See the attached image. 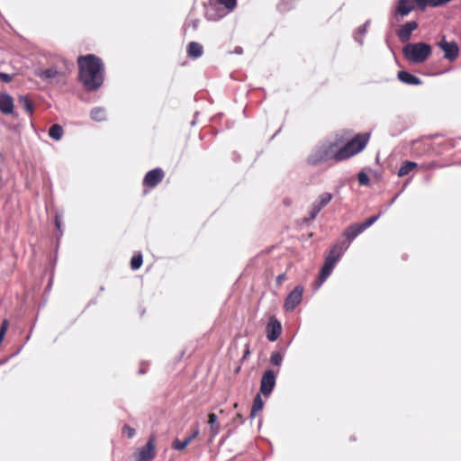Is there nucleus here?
Segmentation results:
<instances>
[{"mask_svg":"<svg viewBox=\"0 0 461 461\" xmlns=\"http://www.w3.org/2000/svg\"><path fill=\"white\" fill-rule=\"evenodd\" d=\"M143 263V258L140 252L135 254L131 260V267L132 270L139 269Z\"/></svg>","mask_w":461,"mask_h":461,"instance_id":"obj_27","label":"nucleus"},{"mask_svg":"<svg viewBox=\"0 0 461 461\" xmlns=\"http://www.w3.org/2000/svg\"><path fill=\"white\" fill-rule=\"evenodd\" d=\"M431 53V46L423 41L409 42L402 48V54L405 59L412 64H421L425 62Z\"/></svg>","mask_w":461,"mask_h":461,"instance_id":"obj_4","label":"nucleus"},{"mask_svg":"<svg viewBox=\"0 0 461 461\" xmlns=\"http://www.w3.org/2000/svg\"><path fill=\"white\" fill-rule=\"evenodd\" d=\"M282 332V324L281 322L275 317H270L268 323L267 325V338L269 341H276Z\"/></svg>","mask_w":461,"mask_h":461,"instance_id":"obj_12","label":"nucleus"},{"mask_svg":"<svg viewBox=\"0 0 461 461\" xmlns=\"http://www.w3.org/2000/svg\"><path fill=\"white\" fill-rule=\"evenodd\" d=\"M203 53V46L195 41H192L187 46V55L189 58L196 59Z\"/></svg>","mask_w":461,"mask_h":461,"instance_id":"obj_18","label":"nucleus"},{"mask_svg":"<svg viewBox=\"0 0 461 461\" xmlns=\"http://www.w3.org/2000/svg\"><path fill=\"white\" fill-rule=\"evenodd\" d=\"M368 140V134H357L339 149L336 141H323L312 149L307 161L312 166H318L330 159L342 161L362 151Z\"/></svg>","mask_w":461,"mask_h":461,"instance_id":"obj_1","label":"nucleus"},{"mask_svg":"<svg viewBox=\"0 0 461 461\" xmlns=\"http://www.w3.org/2000/svg\"><path fill=\"white\" fill-rule=\"evenodd\" d=\"M236 417H237V419L240 420V423L243 422L242 416L240 413H237Z\"/></svg>","mask_w":461,"mask_h":461,"instance_id":"obj_45","label":"nucleus"},{"mask_svg":"<svg viewBox=\"0 0 461 461\" xmlns=\"http://www.w3.org/2000/svg\"><path fill=\"white\" fill-rule=\"evenodd\" d=\"M366 26H359L353 34L354 40L362 46L364 44V36L366 33Z\"/></svg>","mask_w":461,"mask_h":461,"instance_id":"obj_26","label":"nucleus"},{"mask_svg":"<svg viewBox=\"0 0 461 461\" xmlns=\"http://www.w3.org/2000/svg\"><path fill=\"white\" fill-rule=\"evenodd\" d=\"M199 435V429L196 428L191 435H189L187 438V439L189 440V442H191L193 439H194L197 436Z\"/></svg>","mask_w":461,"mask_h":461,"instance_id":"obj_38","label":"nucleus"},{"mask_svg":"<svg viewBox=\"0 0 461 461\" xmlns=\"http://www.w3.org/2000/svg\"><path fill=\"white\" fill-rule=\"evenodd\" d=\"M156 439L150 436L146 445L133 454V461H151L156 456Z\"/></svg>","mask_w":461,"mask_h":461,"instance_id":"obj_6","label":"nucleus"},{"mask_svg":"<svg viewBox=\"0 0 461 461\" xmlns=\"http://www.w3.org/2000/svg\"><path fill=\"white\" fill-rule=\"evenodd\" d=\"M90 116L95 122H104L106 120V112L102 107H95L91 110Z\"/></svg>","mask_w":461,"mask_h":461,"instance_id":"obj_22","label":"nucleus"},{"mask_svg":"<svg viewBox=\"0 0 461 461\" xmlns=\"http://www.w3.org/2000/svg\"><path fill=\"white\" fill-rule=\"evenodd\" d=\"M413 10L414 5L411 0H399L396 6L391 12V25L394 26L401 23Z\"/></svg>","mask_w":461,"mask_h":461,"instance_id":"obj_5","label":"nucleus"},{"mask_svg":"<svg viewBox=\"0 0 461 461\" xmlns=\"http://www.w3.org/2000/svg\"><path fill=\"white\" fill-rule=\"evenodd\" d=\"M286 279L285 274H280L276 277V284L281 285Z\"/></svg>","mask_w":461,"mask_h":461,"instance_id":"obj_39","label":"nucleus"},{"mask_svg":"<svg viewBox=\"0 0 461 461\" xmlns=\"http://www.w3.org/2000/svg\"><path fill=\"white\" fill-rule=\"evenodd\" d=\"M418 167V164L416 162L412 161H405L402 163L401 167L398 170V176L400 177L408 175L411 171H412L414 168Z\"/></svg>","mask_w":461,"mask_h":461,"instance_id":"obj_23","label":"nucleus"},{"mask_svg":"<svg viewBox=\"0 0 461 461\" xmlns=\"http://www.w3.org/2000/svg\"><path fill=\"white\" fill-rule=\"evenodd\" d=\"M383 214V212H379L377 215H374L367 220H366L364 222L360 223L364 230H366L367 228L372 226Z\"/></svg>","mask_w":461,"mask_h":461,"instance_id":"obj_30","label":"nucleus"},{"mask_svg":"<svg viewBox=\"0 0 461 461\" xmlns=\"http://www.w3.org/2000/svg\"><path fill=\"white\" fill-rule=\"evenodd\" d=\"M417 4L420 10H424L427 5L432 6L433 0H412Z\"/></svg>","mask_w":461,"mask_h":461,"instance_id":"obj_33","label":"nucleus"},{"mask_svg":"<svg viewBox=\"0 0 461 461\" xmlns=\"http://www.w3.org/2000/svg\"><path fill=\"white\" fill-rule=\"evenodd\" d=\"M303 286H295L285 300V309L288 312L294 311L296 308V306L301 303L303 299Z\"/></svg>","mask_w":461,"mask_h":461,"instance_id":"obj_10","label":"nucleus"},{"mask_svg":"<svg viewBox=\"0 0 461 461\" xmlns=\"http://www.w3.org/2000/svg\"><path fill=\"white\" fill-rule=\"evenodd\" d=\"M19 103L27 113H32L33 104L27 95H20Z\"/></svg>","mask_w":461,"mask_h":461,"instance_id":"obj_25","label":"nucleus"},{"mask_svg":"<svg viewBox=\"0 0 461 461\" xmlns=\"http://www.w3.org/2000/svg\"><path fill=\"white\" fill-rule=\"evenodd\" d=\"M284 356L279 351H273L270 356V363L273 366H280L283 363Z\"/></svg>","mask_w":461,"mask_h":461,"instance_id":"obj_28","label":"nucleus"},{"mask_svg":"<svg viewBox=\"0 0 461 461\" xmlns=\"http://www.w3.org/2000/svg\"><path fill=\"white\" fill-rule=\"evenodd\" d=\"M399 196V194H397L394 197H393V199L391 200V202L389 203V206H391L395 201L396 199L398 198Z\"/></svg>","mask_w":461,"mask_h":461,"instance_id":"obj_43","label":"nucleus"},{"mask_svg":"<svg viewBox=\"0 0 461 461\" xmlns=\"http://www.w3.org/2000/svg\"><path fill=\"white\" fill-rule=\"evenodd\" d=\"M13 79V76L5 72H0V80L5 83H9Z\"/></svg>","mask_w":461,"mask_h":461,"instance_id":"obj_36","label":"nucleus"},{"mask_svg":"<svg viewBox=\"0 0 461 461\" xmlns=\"http://www.w3.org/2000/svg\"><path fill=\"white\" fill-rule=\"evenodd\" d=\"M438 48L444 52V59L450 62L455 61L459 55V48L456 41H447L443 36L438 42Z\"/></svg>","mask_w":461,"mask_h":461,"instance_id":"obj_7","label":"nucleus"},{"mask_svg":"<svg viewBox=\"0 0 461 461\" xmlns=\"http://www.w3.org/2000/svg\"><path fill=\"white\" fill-rule=\"evenodd\" d=\"M277 373L278 371L276 373L273 370L268 369L266 370L262 375L260 382V393L263 395L268 396L274 390Z\"/></svg>","mask_w":461,"mask_h":461,"instance_id":"obj_8","label":"nucleus"},{"mask_svg":"<svg viewBox=\"0 0 461 461\" xmlns=\"http://www.w3.org/2000/svg\"><path fill=\"white\" fill-rule=\"evenodd\" d=\"M263 406H264V402H263L260 394L258 393L253 400V404H252V408H251L250 414H249L250 419H254L256 417L258 411H259L263 409Z\"/></svg>","mask_w":461,"mask_h":461,"instance_id":"obj_21","label":"nucleus"},{"mask_svg":"<svg viewBox=\"0 0 461 461\" xmlns=\"http://www.w3.org/2000/svg\"><path fill=\"white\" fill-rule=\"evenodd\" d=\"M35 75L42 81H50L60 75V72L54 67L49 68L44 70H37Z\"/></svg>","mask_w":461,"mask_h":461,"instance_id":"obj_17","label":"nucleus"},{"mask_svg":"<svg viewBox=\"0 0 461 461\" xmlns=\"http://www.w3.org/2000/svg\"><path fill=\"white\" fill-rule=\"evenodd\" d=\"M122 433L126 434L129 438H131L134 437L136 431L135 429L130 427L129 425H124L122 428Z\"/></svg>","mask_w":461,"mask_h":461,"instance_id":"obj_34","label":"nucleus"},{"mask_svg":"<svg viewBox=\"0 0 461 461\" xmlns=\"http://www.w3.org/2000/svg\"><path fill=\"white\" fill-rule=\"evenodd\" d=\"M209 12H210V11L208 10V11H207V14H208L212 19H214V20L219 19V18H221V17H222V16L224 15V14H220V15H218V16L216 17V16H213L212 14H210V13H209Z\"/></svg>","mask_w":461,"mask_h":461,"instance_id":"obj_41","label":"nucleus"},{"mask_svg":"<svg viewBox=\"0 0 461 461\" xmlns=\"http://www.w3.org/2000/svg\"><path fill=\"white\" fill-rule=\"evenodd\" d=\"M208 422L211 425L210 433L212 437H215L220 432V424L218 422V417L215 413H210L208 415Z\"/></svg>","mask_w":461,"mask_h":461,"instance_id":"obj_20","label":"nucleus"},{"mask_svg":"<svg viewBox=\"0 0 461 461\" xmlns=\"http://www.w3.org/2000/svg\"><path fill=\"white\" fill-rule=\"evenodd\" d=\"M418 26L419 24L415 21L407 22L400 26L396 31V35L402 42H407Z\"/></svg>","mask_w":461,"mask_h":461,"instance_id":"obj_13","label":"nucleus"},{"mask_svg":"<svg viewBox=\"0 0 461 461\" xmlns=\"http://www.w3.org/2000/svg\"><path fill=\"white\" fill-rule=\"evenodd\" d=\"M371 21L367 20L362 26H366V29L367 30L368 25L370 24Z\"/></svg>","mask_w":461,"mask_h":461,"instance_id":"obj_44","label":"nucleus"},{"mask_svg":"<svg viewBox=\"0 0 461 461\" xmlns=\"http://www.w3.org/2000/svg\"><path fill=\"white\" fill-rule=\"evenodd\" d=\"M164 176V171L159 167H156L145 175L142 185L145 187L154 188L163 180Z\"/></svg>","mask_w":461,"mask_h":461,"instance_id":"obj_11","label":"nucleus"},{"mask_svg":"<svg viewBox=\"0 0 461 461\" xmlns=\"http://www.w3.org/2000/svg\"><path fill=\"white\" fill-rule=\"evenodd\" d=\"M332 199V194L330 193L325 192L319 195L318 199L312 203L310 210L309 218L307 221L314 220L318 213L324 208Z\"/></svg>","mask_w":461,"mask_h":461,"instance_id":"obj_9","label":"nucleus"},{"mask_svg":"<svg viewBox=\"0 0 461 461\" xmlns=\"http://www.w3.org/2000/svg\"><path fill=\"white\" fill-rule=\"evenodd\" d=\"M55 226L60 232V236H61L63 234L62 221H61V216L59 213H56V215H55Z\"/></svg>","mask_w":461,"mask_h":461,"instance_id":"obj_35","label":"nucleus"},{"mask_svg":"<svg viewBox=\"0 0 461 461\" xmlns=\"http://www.w3.org/2000/svg\"><path fill=\"white\" fill-rule=\"evenodd\" d=\"M364 228L360 223H355L348 225L343 231V236L346 238V244L350 245V243L364 231Z\"/></svg>","mask_w":461,"mask_h":461,"instance_id":"obj_14","label":"nucleus"},{"mask_svg":"<svg viewBox=\"0 0 461 461\" xmlns=\"http://www.w3.org/2000/svg\"><path fill=\"white\" fill-rule=\"evenodd\" d=\"M0 111L4 114H12L14 113L13 97L6 93H0Z\"/></svg>","mask_w":461,"mask_h":461,"instance_id":"obj_15","label":"nucleus"},{"mask_svg":"<svg viewBox=\"0 0 461 461\" xmlns=\"http://www.w3.org/2000/svg\"><path fill=\"white\" fill-rule=\"evenodd\" d=\"M216 2L219 5H223L227 10V13L232 12L237 6V0H216Z\"/></svg>","mask_w":461,"mask_h":461,"instance_id":"obj_29","label":"nucleus"},{"mask_svg":"<svg viewBox=\"0 0 461 461\" xmlns=\"http://www.w3.org/2000/svg\"><path fill=\"white\" fill-rule=\"evenodd\" d=\"M190 444L189 440L187 439V438H185L183 441L179 440V439H176L174 442H173V447L176 450H183L185 449L188 445Z\"/></svg>","mask_w":461,"mask_h":461,"instance_id":"obj_31","label":"nucleus"},{"mask_svg":"<svg viewBox=\"0 0 461 461\" xmlns=\"http://www.w3.org/2000/svg\"><path fill=\"white\" fill-rule=\"evenodd\" d=\"M79 79L88 91L97 90L104 83V68L100 58L94 54L79 56Z\"/></svg>","mask_w":461,"mask_h":461,"instance_id":"obj_2","label":"nucleus"},{"mask_svg":"<svg viewBox=\"0 0 461 461\" xmlns=\"http://www.w3.org/2000/svg\"><path fill=\"white\" fill-rule=\"evenodd\" d=\"M451 0H433L432 6L433 7L439 6V5H445V4L448 3Z\"/></svg>","mask_w":461,"mask_h":461,"instance_id":"obj_37","label":"nucleus"},{"mask_svg":"<svg viewBox=\"0 0 461 461\" xmlns=\"http://www.w3.org/2000/svg\"><path fill=\"white\" fill-rule=\"evenodd\" d=\"M297 0H280L276 5V9L279 13H287L296 6Z\"/></svg>","mask_w":461,"mask_h":461,"instance_id":"obj_19","label":"nucleus"},{"mask_svg":"<svg viewBox=\"0 0 461 461\" xmlns=\"http://www.w3.org/2000/svg\"><path fill=\"white\" fill-rule=\"evenodd\" d=\"M198 20H194L192 22L193 28L195 30L198 27Z\"/></svg>","mask_w":461,"mask_h":461,"instance_id":"obj_42","label":"nucleus"},{"mask_svg":"<svg viewBox=\"0 0 461 461\" xmlns=\"http://www.w3.org/2000/svg\"><path fill=\"white\" fill-rule=\"evenodd\" d=\"M195 123H196L195 121L193 120L192 122H191V125L194 126V125H195Z\"/></svg>","mask_w":461,"mask_h":461,"instance_id":"obj_47","label":"nucleus"},{"mask_svg":"<svg viewBox=\"0 0 461 461\" xmlns=\"http://www.w3.org/2000/svg\"><path fill=\"white\" fill-rule=\"evenodd\" d=\"M348 244L345 240L337 241L330 249L319 276V286L331 275L336 264L348 250Z\"/></svg>","mask_w":461,"mask_h":461,"instance_id":"obj_3","label":"nucleus"},{"mask_svg":"<svg viewBox=\"0 0 461 461\" xmlns=\"http://www.w3.org/2000/svg\"><path fill=\"white\" fill-rule=\"evenodd\" d=\"M249 348H247L243 357H246L249 355Z\"/></svg>","mask_w":461,"mask_h":461,"instance_id":"obj_46","label":"nucleus"},{"mask_svg":"<svg viewBox=\"0 0 461 461\" xmlns=\"http://www.w3.org/2000/svg\"><path fill=\"white\" fill-rule=\"evenodd\" d=\"M397 77L401 82L410 86H420L422 83L418 77L405 70L399 71Z\"/></svg>","mask_w":461,"mask_h":461,"instance_id":"obj_16","label":"nucleus"},{"mask_svg":"<svg viewBox=\"0 0 461 461\" xmlns=\"http://www.w3.org/2000/svg\"><path fill=\"white\" fill-rule=\"evenodd\" d=\"M63 128L59 124H53L49 130V136L55 140H59L63 136Z\"/></svg>","mask_w":461,"mask_h":461,"instance_id":"obj_24","label":"nucleus"},{"mask_svg":"<svg viewBox=\"0 0 461 461\" xmlns=\"http://www.w3.org/2000/svg\"><path fill=\"white\" fill-rule=\"evenodd\" d=\"M233 52H234L235 54H239V55H240V54H242V53H243V50H242V48H241V47H236V48L234 49V51H233Z\"/></svg>","mask_w":461,"mask_h":461,"instance_id":"obj_40","label":"nucleus"},{"mask_svg":"<svg viewBox=\"0 0 461 461\" xmlns=\"http://www.w3.org/2000/svg\"><path fill=\"white\" fill-rule=\"evenodd\" d=\"M357 180H358V183L360 185H368L369 183H370V179H369V176L366 173H365L364 171H361L358 173L357 175Z\"/></svg>","mask_w":461,"mask_h":461,"instance_id":"obj_32","label":"nucleus"}]
</instances>
